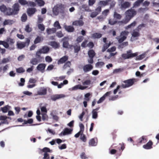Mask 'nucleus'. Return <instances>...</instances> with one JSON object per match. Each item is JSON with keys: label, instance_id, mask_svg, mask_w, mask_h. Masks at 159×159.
<instances>
[{"label": "nucleus", "instance_id": "obj_1", "mask_svg": "<svg viewBox=\"0 0 159 159\" xmlns=\"http://www.w3.org/2000/svg\"><path fill=\"white\" fill-rule=\"evenodd\" d=\"M136 13V11L134 9H131L127 10L125 12V18L122 20L119 21L118 24L122 25L127 24Z\"/></svg>", "mask_w": 159, "mask_h": 159}, {"label": "nucleus", "instance_id": "obj_2", "mask_svg": "<svg viewBox=\"0 0 159 159\" xmlns=\"http://www.w3.org/2000/svg\"><path fill=\"white\" fill-rule=\"evenodd\" d=\"M15 41L14 39L10 38H8L6 41H0V45H2L5 48H8L10 50H13L14 49L13 45Z\"/></svg>", "mask_w": 159, "mask_h": 159}, {"label": "nucleus", "instance_id": "obj_3", "mask_svg": "<svg viewBox=\"0 0 159 159\" xmlns=\"http://www.w3.org/2000/svg\"><path fill=\"white\" fill-rule=\"evenodd\" d=\"M137 81V79L134 78L128 79L123 81V83L121 84V86L123 88H129L133 85Z\"/></svg>", "mask_w": 159, "mask_h": 159}, {"label": "nucleus", "instance_id": "obj_4", "mask_svg": "<svg viewBox=\"0 0 159 159\" xmlns=\"http://www.w3.org/2000/svg\"><path fill=\"white\" fill-rule=\"evenodd\" d=\"M129 34L128 31L125 30L122 31L120 35L116 37V39L118 40L119 43H121L126 39Z\"/></svg>", "mask_w": 159, "mask_h": 159}, {"label": "nucleus", "instance_id": "obj_5", "mask_svg": "<svg viewBox=\"0 0 159 159\" xmlns=\"http://www.w3.org/2000/svg\"><path fill=\"white\" fill-rule=\"evenodd\" d=\"M132 50H129L127 52V53H123L122 54V57L125 59H128L130 58H132L137 56L138 55V53L137 52L132 53Z\"/></svg>", "mask_w": 159, "mask_h": 159}, {"label": "nucleus", "instance_id": "obj_6", "mask_svg": "<svg viewBox=\"0 0 159 159\" xmlns=\"http://www.w3.org/2000/svg\"><path fill=\"white\" fill-rule=\"evenodd\" d=\"M30 40L29 39H26L25 42H21L17 43V47L20 49H21L25 46H28L30 43Z\"/></svg>", "mask_w": 159, "mask_h": 159}, {"label": "nucleus", "instance_id": "obj_7", "mask_svg": "<svg viewBox=\"0 0 159 159\" xmlns=\"http://www.w3.org/2000/svg\"><path fill=\"white\" fill-rule=\"evenodd\" d=\"M69 38L68 37H65L62 39L63 47L66 48H68L69 47H72L73 45H70L68 42Z\"/></svg>", "mask_w": 159, "mask_h": 159}, {"label": "nucleus", "instance_id": "obj_8", "mask_svg": "<svg viewBox=\"0 0 159 159\" xmlns=\"http://www.w3.org/2000/svg\"><path fill=\"white\" fill-rule=\"evenodd\" d=\"M37 10L35 8H28L27 9V13L29 17L32 16L37 11Z\"/></svg>", "mask_w": 159, "mask_h": 159}, {"label": "nucleus", "instance_id": "obj_9", "mask_svg": "<svg viewBox=\"0 0 159 159\" xmlns=\"http://www.w3.org/2000/svg\"><path fill=\"white\" fill-rule=\"evenodd\" d=\"M14 15H16L20 10V6L18 3H15L12 7Z\"/></svg>", "mask_w": 159, "mask_h": 159}, {"label": "nucleus", "instance_id": "obj_10", "mask_svg": "<svg viewBox=\"0 0 159 159\" xmlns=\"http://www.w3.org/2000/svg\"><path fill=\"white\" fill-rule=\"evenodd\" d=\"M148 141L147 137L146 136H143L139 138L137 140V144H140L147 142Z\"/></svg>", "mask_w": 159, "mask_h": 159}, {"label": "nucleus", "instance_id": "obj_11", "mask_svg": "<svg viewBox=\"0 0 159 159\" xmlns=\"http://www.w3.org/2000/svg\"><path fill=\"white\" fill-rule=\"evenodd\" d=\"M153 142L151 140H149L146 144L143 145V147L147 150L153 148Z\"/></svg>", "mask_w": 159, "mask_h": 159}, {"label": "nucleus", "instance_id": "obj_12", "mask_svg": "<svg viewBox=\"0 0 159 159\" xmlns=\"http://www.w3.org/2000/svg\"><path fill=\"white\" fill-rule=\"evenodd\" d=\"M65 95L64 94H56L52 96L51 97V99L53 101H55L56 100L65 97Z\"/></svg>", "mask_w": 159, "mask_h": 159}, {"label": "nucleus", "instance_id": "obj_13", "mask_svg": "<svg viewBox=\"0 0 159 159\" xmlns=\"http://www.w3.org/2000/svg\"><path fill=\"white\" fill-rule=\"evenodd\" d=\"M111 0H105L104 1H100L98 3V5L101 6V7H104L109 4V3Z\"/></svg>", "mask_w": 159, "mask_h": 159}, {"label": "nucleus", "instance_id": "obj_14", "mask_svg": "<svg viewBox=\"0 0 159 159\" xmlns=\"http://www.w3.org/2000/svg\"><path fill=\"white\" fill-rule=\"evenodd\" d=\"M41 53L47 54L48 53L50 50L49 48L47 46H44L39 50Z\"/></svg>", "mask_w": 159, "mask_h": 159}, {"label": "nucleus", "instance_id": "obj_15", "mask_svg": "<svg viewBox=\"0 0 159 159\" xmlns=\"http://www.w3.org/2000/svg\"><path fill=\"white\" fill-rule=\"evenodd\" d=\"M68 59V57L67 56H64L60 58L57 61V64L60 65L65 63Z\"/></svg>", "mask_w": 159, "mask_h": 159}, {"label": "nucleus", "instance_id": "obj_16", "mask_svg": "<svg viewBox=\"0 0 159 159\" xmlns=\"http://www.w3.org/2000/svg\"><path fill=\"white\" fill-rule=\"evenodd\" d=\"M93 67L92 65L90 64H88L84 65L83 67L84 71L85 72L89 71L93 69Z\"/></svg>", "mask_w": 159, "mask_h": 159}, {"label": "nucleus", "instance_id": "obj_17", "mask_svg": "<svg viewBox=\"0 0 159 159\" xmlns=\"http://www.w3.org/2000/svg\"><path fill=\"white\" fill-rule=\"evenodd\" d=\"M84 22L82 20H76L72 23V25L75 26H82L84 25Z\"/></svg>", "mask_w": 159, "mask_h": 159}, {"label": "nucleus", "instance_id": "obj_18", "mask_svg": "<svg viewBox=\"0 0 159 159\" xmlns=\"http://www.w3.org/2000/svg\"><path fill=\"white\" fill-rule=\"evenodd\" d=\"M46 66V65L45 64L40 63L38 65L36 68L38 70L40 71L42 73H43L44 72Z\"/></svg>", "mask_w": 159, "mask_h": 159}, {"label": "nucleus", "instance_id": "obj_19", "mask_svg": "<svg viewBox=\"0 0 159 159\" xmlns=\"http://www.w3.org/2000/svg\"><path fill=\"white\" fill-rule=\"evenodd\" d=\"M72 130V129H71L66 128L64 129V131L60 133V135H65L67 134H71Z\"/></svg>", "mask_w": 159, "mask_h": 159}, {"label": "nucleus", "instance_id": "obj_20", "mask_svg": "<svg viewBox=\"0 0 159 159\" xmlns=\"http://www.w3.org/2000/svg\"><path fill=\"white\" fill-rule=\"evenodd\" d=\"M131 3L128 2H125L121 3L120 7L121 9H126L130 6Z\"/></svg>", "mask_w": 159, "mask_h": 159}, {"label": "nucleus", "instance_id": "obj_21", "mask_svg": "<svg viewBox=\"0 0 159 159\" xmlns=\"http://www.w3.org/2000/svg\"><path fill=\"white\" fill-rule=\"evenodd\" d=\"M47 90L44 88H41L37 92V94L39 95H46L47 93Z\"/></svg>", "mask_w": 159, "mask_h": 159}, {"label": "nucleus", "instance_id": "obj_22", "mask_svg": "<svg viewBox=\"0 0 159 159\" xmlns=\"http://www.w3.org/2000/svg\"><path fill=\"white\" fill-rule=\"evenodd\" d=\"M144 0H137L133 4V8H136L139 7Z\"/></svg>", "mask_w": 159, "mask_h": 159}, {"label": "nucleus", "instance_id": "obj_23", "mask_svg": "<svg viewBox=\"0 0 159 159\" xmlns=\"http://www.w3.org/2000/svg\"><path fill=\"white\" fill-rule=\"evenodd\" d=\"M50 45L55 49L58 48L60 46L59 43L56 41L51 42Z\"/></svg>", "mask_w": 159, "mask_h": 159}, {"label": "nucleus", "instance_id": "obj_24", "mask_svg": "<svg viewBox=\"0 0 159 159\" xmlns=\"http://www.w3.org/2000/svg\"><path fill=\"white\" fill-rule=\"evenodd\" d=\"M64 28L66 30L70 32H73L75 30L73 27L71 25H65L64 26Z\"/></svg>", "mask_w": 159, "mask_h": 159}, {"label": "nucleus", "instance_id": "obj_25", "mask_svg": "<svg viewBox=\"0 0 159 159\" xmlns=\"http://www.w3.org/2000/svg\"><path fill=\"white\" fill-rule=\"evenodd\" d=\"M14 23V21L12 20L8 19L5 20L3 22V25L5 26L7 25H11Z\"/></svg>", "mask_w": 159, "mask_h": 159}, {"label": "nucleus", "instance_id": "obj_26", "mask_svg": "<svg viewBox=\"0 0 159 159\" xmlns=\"http://www.w3.org/2000/svg\"><path fill=\"white\" fill-rule=\"evenodd\" d=\"M5 13L7 16L14 15V14L12 11V9L10 7L7 8V10H6V12H5Z\"/></svg>", "mask_w": 159, "mask_h": 159}, {"label": "nucleus", "instance_id": "obj_27", "mask_svg": "<svg viewBox=\"0 0 159 159\" xmlns=\"http://www.w3.org/2000/svg\"><path fill=\"white\" fill-rule=\"evenodd\" d=\"M41 62L40 61L38 60L37 58H32L30 61V63L33 65H36L38 63Z\"/></svg>", "mask_w": 159, "mask_h": 159}, {"label": "nucleus", "instance_id": "obj_28", "mask_svg": "<svg viewBox=\"0 0 159 159\" xmlns=\"http://www.w3.org/2000/svg\"><path fill=\"white\" fill-rule=\"evenodd\" d=\"M88 55L89 57L93 58L96 55V53L93 50L90 49L88 52Z\"/></svg>", "mask_w": 159, "mask_h": 159}, {"label": "nucleus", "instance_id": "obj_29", "mask_svg": "<svg viewBox=\"0 0 159 159\" xmlns=\"http://www.w3.org/2000/svg\"><path fill=\"white\" fill-rule=\"evenodd\" d=\"M56 28H48L47 29L46 31L48 34H51L55 33L56 31Z\"/></svg>", "mask_w": 159, "mask_h": 159}, {"label": "nucleus", "instance_id": "obj_30", "mask_svg": "<svg viewBox=\"0 0 159 159\" xmlns=\"http://www.w3.org/2000/svg\"><path fill=\"white\" fill-rule=\"evenodd\" d=\"M102 36V34L99 33H95L92 34V37L93 39H99Z\"/></svg>", "mask_w": 159, "mask_h": 159}, {"label": "nucleus", "instance_id": "obj_31", "mask_svg": "<svg viewBox=\"0 0 159 159\" xmlns=\"http://www.w3.org/2000/svg\"><path fill=\"white\" fill-rule=\"evenodd\" d=\"M114 19H110L108 20V24L111 25H114L117 23H118L119 21H117Z\"/></svg>", "mask_w": 159, "mask_h": 159}, {"label": "nucleus", "instance_id": "obj_32", "mask_svg": "<svg viewBox=\"0 0 159 159\" xmlns=\"http://www.w3.org/2000/svg\"><path fill=\"white\" fill-rule=\"evenodd\" d=\"M41 53L38 50L36 52V58H37L39 61H40V62L42 61V59H43V57L41 56Z\"/></svg>", "mask_w": 159, "mask_h": 159}, {"label": "nucleus", "instance_id": "obj_33", "mask_svg": "<svg viewBox=\"0 0 159 159\" xmlns=\"http://www.w3.org/2000/svg\"><path fill=\"white\" fill-rule=\"evenodd\" d=\"M74 49V52L75 53H78L79 52L80 50V45L77 44H75L73 46Z\"/></svg>", "mask_w": 159, "mask_h": 159}, {"label": "nucleus", "instance_id": "obj_34", "mask_svg": "<svg viewBox=\"0 0 159 159\" xmlns=\"http://www.w3.org/2000/svg\"><path fill=\"white\" fill-rule=\"evenodd\" d=\"M35 2L37 3L39 6L42 7L44 5L45 2L43 0H35Z\"/></svg>", "mask_w": 159, "mask_h": 159}, {"label": "nucleus", "instance_id": "obj_35", "mask_svg": "<svg viewBox=\"0 0 159 159\" xmlns=\"http://www.w3.org/2000/svg\"><path fill=\"white\" fill-rule=\"evenodd\" d=\"M114 18L116 19L120 20L122 17V16L120 14L116 12H115L113 15Z\"/></svg>", "mask_w": 159, "mask_h": 159}, {"label": "nucleus", "instance_id": "obj_36", "mask_svg": "<svg viewBox=\"0 0 159 159\" xmlns=\"http://www.w3.org/2000/svg\"><path fill=\"white\" fill-rule=\"evenodd\" d=\"M71 65V63L69 61H68L65 63L63 66V68L64 69H66L70 67Z\"/></svg>", "mask_w": 159, "mask_h": 159}, {"label": "nucleus", "instance_id": "obj_37", "mask_svg": "<svg viewBox=\"0 0 159 159\" xmlns=\"http://www.w3.org/2000/svg\"><path fill=\"white\" fill-rule=\"evenodd\" d=\"M43 39V38H41L39 36H38L34 40V43L35 44H37L40 43L41 41H42Z\"/></svg>", "mask_w": 159, "mask_h": 159}, {"label": "nucleus", "instance_id": "obj_38", "mask_svg": "<svg viewBox=\"0 0 159 159\" xmlns=\"http://www.w3.org/2000/svg\"><path fill=\"white\" fill-rule=\"evenodd\" d=\"M135 30H134L132 34V36L134 37H138L140 35L139 31H135Z\"/></svg>", "mask_w": 159, "mask_h": 159}, {"label": "nucleus", "instance_id": "obj_39", "mask_svg": "<svg viewBox=\"0 0 159 159\" xmlns=\"http://www.w3.org/2000/svg\"><path fill=\"white\" fill-rule=\"evenodd\" d=\"M137 24V22L135 21H134L133 22L131 23L128 26H127L126 27L125 29H128L129 28H131L134 27Z\"/></svg>", "mask_w": 159, "mask_h": 159}, {"label": "nucleus", "instance_id": "obj_40", "mask_svg": "<svg viewBox=\"0 0 159 159\" xmlns=\"http://www.w3.org/2000/svg\"><path fill=\"white\" fill-rule=\"evenodd\" d=\"M19 2L22 6L27 5L28 6V3L26 0H18Z\"/></svg>", "mask_w": 159, "mask_h": 159}, {"label": "nucleus", "instance_id": "obj_41", "mask_svg": "<svg viewBox=\"0 0 159 159\" xmlns=\"http://www.w3.org/2000/svg\"><path fill=\"white\" fill-rule=\"evenodd\" d=\"M27 19V16L26 13H24L22 14L21 17V20L22 22H25Z\"/></svg>", "mask_w": 159, "mask_h": 159}, {"label": "nucleus", "instance_id": "obj_42", "mask_svg": "<svg viewBox=\"0 0 159 159\" xmlns=\"http://www.w3.org/2000/svg\"><path fill=\"white\" fill-rule=\"evenodd\" d=\"M7 8L5 5L2 4L0 6V10L1 12L5 13L6 12Z\"/></svg>", "mask_w": 159, "mask_h": 159}, {"label": "nucleus", "instance_id": "obj_43", "mask_svg": "<svg viewBox=\"0 0 159 159\" xmlns=\"http://www.w3.org/2000/svg\"><path fill=\"white\" fill-rule=\"evenodd\" d=\"M110 44V43H105L102 47V52H104L107 49V48L109 47Z\"/></svg>", "mask_w": 159, "mask_h": 159}, {"label": "nucleus", "instance_id": "obj_44", "mask_svg": "<svg viewBox=\"0 0 159 159\" xmlns=\"http://www.w3.org/2000/svg\"><path fill=\"white\" fill-rule=\"evenodd\" d=\"M95 142L94 138L92 139L89 142V144L91 146H94L96 145Z\"/></svg>", "mask_w": 159, "mask_h": 159}, {"label": "nucleus", "instance_id": "obj_45", "mask_svg": "<svg viewBox=\"0 0 159 159\" xmlns=\"http://www.w3.org/2000/svg\"><path fill=\"white\" fill-rule=\"evenodd\" d=\"M25 30L26 32L30 33L32 31V29L30 27L29 25H27L25 26Z\"/></svg>", "mask_w": 159, "mask_h": 159}, {"label": "nucleus", "instance_id": "obj_46", "mask_svg": "<svg viewBox=\"0 0 159 159\" xmlns=\"http://www.w3.org/2000/svg\"><path fill=\"white\" fill-rule=\"evenodd\" d=\"M136 57L135 60H140L143 59L145 57V55L144 54H142L139 55V56H137Z\"/></svg>", "mask_w": 159, "mask_h": 159}, {"label": "nucleus", "instance_id": "obj_47", "mask_svg": "<svg viewBox=\"0 0 159 159\" xmlns=\"http://www.w3.org/2000/svg\"><path fill=\"white\" fill-rule=\"evenodd\" d=\"M145 25L143 23H142L141 24L139 25L135 29V30L139 31L141 29L142 27L145 26Z\"/></svg>", "mask_w": 159, "mask_h": 159}, {"label": "nucleus", "instance_id": "obj_48", "mask_svg": "<svg viewBox=\"0 0 159 159\" xmlns=\"http://www.w3.org/2000/svg\"><path fill=\"white\" fill-rule=\"evenodd\" d=\"M16 71L18 73H23L25 72V70L23 67H20L16 69Z\"/></svg>", "mask_w": 159, "mask_h": 159}, {"label": "nucleus", "instance_id": "obj_49", "mask_svg": "<svg viewBox=\"0 0 159 159\" xmlns=\"http://www.w3.org/2000/svg\"><path fill=\"white\" fill-rule=\"evenodd\" d=\"M38 27L42 31H43L45 30V27L43 24H39L38 25Z\"/></svg>", "mask_w": 159, "mask_h": 159}, {"label": "nucleus", "instance_id": "obj_50", "mask_svg": "<svg viewBox=\"0 0 159 159\" xmlns=\"http://www.w3.org/2000/svg\"><path fill=\"white\" fill-rule=\"evenodd\" d=\"M54 26L57 29H60L61 28L58 21H56L54 24Z\"/></svg>", "mask_w": 159, "mask_h": 159}, {"label": "nucleus", "instance_id": "obj_51", "mask_svg": "<svg viewBox=\"0 0 159 159\" xmlns=\"http://www.w3.org/2000/svg\"><path fill=\"white\" fill-rule=\"evenodd\" d=\"M105 63L102 61H99L96 64V66L97 67H102L104 65Z\"/></svg>", "mask_w": 159, "mask_h": 159}, {"label": "nucleus", "instance_id": "obj_52", "mask_svg": "<svg viewBox=\"0 0 159 159\" xmlns=\"http://www.w3.org/2000/svg\"><path fill=\"white\" fill-rule=\"evenodd\" d=\"M56 36L59 38H61L64 35L61 31H59L57 32L56 33Z\"/></svg>", "mask_w": 159, "mask_h": 159}, {"label": "nucleus", "instance_id": "obj_53", "mask_svg": "<svg viewBox=\"0 0 159 159\" xmlns=\"http://www.w3.org/2000/svg\"><path fill=\"white\" fill-rule=\"evenodd\" d=\"M90 95V93H87L85 94L84 95L85 98L84 99L86 101H89L90 100V98H89V97Z\"/></svg>", "mask_w": 159, "mask_h": 159}, {"label": "nucleus", "instance_id": "obj_54", "mask_svg": "<svg viewBox=\"0 0 159 159\" xmlns=\"http://www.w3.org/2000/svg\"><path fill=\"white\" fill-rule=\"evenodd\" d=\"M128 42H125L122 43L120 44L119 45L120 47L121 48H123L124 47L128 46Z\"/></svg>", "mask_w": 159, "mask_h": 159}, {"label": "nucleus", "instance_id": "obj_55", "mask_svg": "<svg viewBox=\"0 0 159 159\" xmlns=\"http://www.w3.org/2000/svg\"><path fill=\"white\" fill-rule=\"evenodd\" d=\"M110 2V6L109 8L110 9H111L115 7L116 4V2L114 1H111H111Z\"/></svg>", "mask_w": 159, "mask_h": 159}, {"label": "nucleus", "instance_id": "obj_56", "mask_svg": "<svg viewBox=\"0 0 159 159\" xmlns=\"http://www.w3.org/2000/svg\"><path fill=\"white\" fill-rule=\"evenodd\" d=\"M80 139L84 142H85L87 140L86 136L84 134H83V133L81 134V135L80 137Z\"/></svg>", "mask_w": 159, "mask_h": 159}, {"label": "nucleus", "instance_id": "obj_57", "mask_svg": "<svg viewBox=\"0 0 159 159\" xmlns=\"http://www.w3.org/2000/svg\"><path fill=\"white\" fill-rule=\"evenodd\" d=\"M53 11L54 14L56 15H58L59 13V10L58 7H54L53 10Z\"/></svg>", "mask_w": 159, "mask_h": 159}, {"label": "nucleus", "instance_id": "obj_58", "mask_svg": "<svg viewBox=\"0 0 159 159\" xmlns=\"http://www.w3.org/2000/svg\"><path fill=\"white\" fill-rule=\"evenodd\" d=\"M84 37L83 36H79L77 37L76 39V41L78 43L81 42L84 39Z\"/></svg>", "mask_w": 159, "mask_h": 159}, {"label": "nucleus", "instance_id": "obj_59", "mask_svg": "<svg viewBox=\"0 0 159 159\" xmlns=\"http://www.w3.org/2000/svg\"><path fill=\"white\" fill-rule=\"evenodd\" d=\"M92 113L93 118L94 119H96L98 117L97 112L93 110Z\"/></svg>", "mask_w": 159, "mask_h": 159}, {"label": "nucleus", "instance_id": "obj_60", "mask_svg": "<svg viewBox=\"0 0 159 159\" xmlns=\"http://www.w3.org/2000/svg\"><path fill=\"white\" fill-rule=\"evenodd\" d=\"M46 61L48 63H50L52 61V58L49 56H47L45 57Z\"/></svg>", "mask_w": 159, "mask_h": 159}, {"label": "nucleus", "instance_id": "obj_61", "mask_svg": "<svg viewBox=\"0 0 159 159\" xmlns=\"http://www.w3.org/2000/svg\"><path fill=\"white\" fill-rule=\"evenodd\" d=\"M91 81L90 80H85L83 83V85H89L91 84Z\"/></svg>", "mask_w": 159, "mask_h": 159}, {"label": "nucleus", "instance_id": "obj_62", "mask_svg": "<svg viewBox=\"0 0 159 159\" xmlns=\"http://www.w3.org/2000/svg\"><path fill=\"white\" fill-rule=\"evenodd\" d=\"M28 6H30V7H35L36 6V4L34 2L30 1L28 2Z\"/></svg>", "mask_w": 159, "mask_h": 159}, {"label": "nucleus", "instance_id": "obj_63", "mask_svg": "<svg viewBox=\"0 0 159 159\" xmlns=\"http://www.w3.org/2000/svg\"><path fill=\"white\" fill-rule=\"evenodd\" d=\"M87 46L90 49H91L94 47V44L92 42H90L87 44Z\"/></svg>", "mask_w": 159, "mask_h": 159}, {"label": "nucleus", "instance_id": "obj_64", "mask_svg": "<svg viewBox=\"0 0 159 159\" xmlns=\"http://www.w3.org/2000/svg\"><path fill=\"white\" fill-rule=\"evenodd\" d=\"M101 10L102 7H101V6H99L95 9V11L97 12V13H98V14L101 12Z\"/></svg>", "mask_w": 159, "mask_h": 159}]
</instances>
